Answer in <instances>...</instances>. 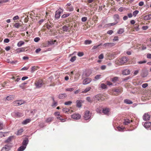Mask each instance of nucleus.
Wrapping results in <instances>:
<instances>
[{
    "label": "nucleus",
    "instance_id": "nucleus-63",
    "mask_svg": "<svg viewBox=\"0 0 151 151\" xmlns=\"http://www.w3.org/2000/svg\"><path fill=\"white\" fill-rule=\"evenodd\" d=\"M19 18V16L18 15H17V16H16L15 17H14L13 18V19L14 20H17V19H18Z\"/></svg>",
    "mask_w": 151,
    "mask_h": 151
},
{
    "label": "nucleus",
    "instance_id": "nucleus-33",
    "mask_svg": "<svg viewBox=\"0 0 151 151\" xmlns=\"http://www.w3.org/2000/svg\"><path fill=\"white\" fill-rule=\"evenodd\" d=\"M91 89V87H87L83 91H82V93H86L89 91Z\"/></svg>",
    "mask_w": 151,
    "mask_h": 151
},
{
    "label": "nucleus",
    "instance_id": "nucleus-35",
    "mask_svg": "<svg viewBox=\"0 0 151 151\" xmlns=\"http://www.w3.org/2000/svg\"><path fill=\"white\" fill-rule=\"evenodd\" d=\"M38 68V67L34 66L32 67L31 68V72L33 73L35 70H37Z\"/></svg>",
    "mask_w": 151,
    "mask_h": 151
},
{
    "label": "nucleus",
    "instance_id": "nucleus-16",
    "mask_svg": "<svg viewBox=\"0 0 151 151\" xmlns=\"http://www.w3.org/2000/svg\"><path fill=\"white\" fill-rule=\"evenodd\" d=\"M151 19V14L145 16L143 17V19L145 20H147Z\"/></svg>",
    "mask_w": 151,
    "mask_h": 151
},
{
    "label": "nucleus",
    "instance_id": "nucleus-42",
    "mask_svg": "<svg viewBox=\"0 0 151 151\" xmlns=\"http://www.w3.org/2000/svg\"><path fill=\"white\" fill-rule=\"evenodd\" d=\"M12 138V136L9 137L8 139L5 140V142L6 143L9 142L11 141Z\"/></svg>",
    "mask_w": 151,
    "mask_h": 151
},
{
    "label": "nucleus",
    "instance_id": "nucleus-12",
    "mask_svg": "<svg viewBox=\"0 0 151 151\" xmlns=\"http://www.w3.org/2000/svg\"><path fill=\"white\" fill-rule=\"evenodd\" d=\"M148 75V71L146 70H142L141 74V75L142 77L144 78L146 77Z\"/></svg>",
    "mask_w": 151,
    "mask_h": 151
},
{
    "label": "nucleus",
    "instance_id": "nucleus-37",
    "mask_svg": "<svg viewBox=\"0 0 151 151\" xmlns=\"http://www.w3.org/2000/svg\"><path fill=\"white\" fill-rule=\"evenodd\" d=\"M124 103L128 104H132V102L130 100H129L128 99H126L124 100Z\"/></svg>",
    "mask_w": 151,
    "mask_h": 151
},
{
    "label": "nucleus",
    "instance_id": "nucleus-53",
    "mask_svg": "<svg viewBox=\"0 0 151 151\" xmlns=\"http://www.w3.org/2000/svg\"><path fill=\"white\" fill-rule=\"evenodd\" d=\"M69 15V14H64L62 16V17L63 18H66V17H68Z\"/></svg>",
    "mask_w": 151,
    "mask_h": 151
},
{
    "label": "nucleus",
    "instance_id": "nucleus-49",
    "mask_svg": "<svg viewBox=\"0 0 151 151\" xmlns=\"http://www.w3.org/2000/svg\"><path fill=\"white\" fill-rule=\"evenodd\" d=\"M86 100H87L88 102L90 103H92V101L90 97H88L86 99Z\"/></svg>",
    "mask_w": 151,
    "mask_h": 151
},
{
    "label": "nucleus",
    "instance_id": "nucleus-50",
    "mask_svg": "<svg viewBox=\"0 0 151 151\" xmlns=\"http://www.w3.org/2000/svg\"><path fill=\"white\" fill-rule=\"evenodd\" d=\"M74 90V88H66L65 89V91H69L70 92H71L73 91Z\"/></svg>",
    "mask_w": 151,
    "mask_h": 151
},
{
    "label": "nucleus",
    "instance_id": "nucleus-48",
    "mask_svg": "<svg viewBox=\"0 0 151 151\" xmlns=\"http://www.w3.org/2000/svg\"><path fill=\"white\" fill-rule=\"evenodd\" d=\"M72 103V102L70 101H69L67 102H65L64 103V104L65 105H70Z\"/></svg>",
    "mask_w": 151,
    "mask_h": 151
},
{
    "label": "nucleus",
    "instance_id": "nucleus-59",
    "mask_svg": "<svg viewBox=\"0 0 151 151\" xmlns=\"http://www.w3.org/2000/svg\"><path fill=\"white\" fill-rule=\"evenodd\" d=\"M19 87H20L22 89H24L26 87L25 86H24L23 84H21L19 86Z\"/></svg>",
    "mask_w": 151,
    "mask_h": 151
},
{
    "label": "nucleus",
    "instance_id": "nucleus-2",
    "mask_svg": "<svg viewBox=\"0 0 151 151\" xmlns=\"http://www.w3.org/2000/svg\"><path fill=\"white\" fill-rule=\"evenodd\" d=\"M44 84L45 83L41 79H37L35 82V85L36 86V88H37L42 87Z\"/></svg>",
    "mask_w": 151,
    "mask_h": 151
},
{
    "label": "nucleus",
    "instance_id": "nucleus-52",
    "mask_svg": "<svg viewBox=\"0 0 151 151\" xmlns=\"http://www.w3.org/2000/svg\"><path fill=\"white\" fill-rule=\"evenodd\" d=\"M16 114L17 116L19 117H21L23 115L22 114L19 113V112H17Z\"/></svg>",
    "mask_w": 151,
    "mask_h": 151
},
{
    "label": "nucleus",
    "instance_id": "nucleus-28",
    "mask_svg": "<svg viewBox=\"0 0 151 151\" xmlns=\"http://www.w3.org/2000/svg\"><path fill=\"white\" fill-rule=\"evenodd\" d=\"M28 142V139H26L24 140L22 142V145L26 147L27 145Z\"/></svg>",
    "mask_w": 151,
    "mask_h": 151
},
{
    "label": "nucleus",
    "instance_id": "nucleus-4",
    "mask_svg": "<svg viewBox=\"0 0 151 151\" xmlns=\"http://www.w3.org/2000/svg\"><path fill=\"white\" fill-rule=\"evenodd\" d=\"M69 26H64L62 28H60L58 30V32L60 34H61L64 32H67Z\"/></svg>",
    "mask_w": 151,
    "mask_h": 151
},
{
    "label": "nucleus",
    "instance_id": "nucleus-41",
    "mask_svg": "<svg viewBox=\"0 0 151 151\" xmlns=\"http://www.w3.org/2000/svg\"><path fill=\"white\" fill-rule=\"evenodd\" d=\"M52 99L53 101V102L52 105V106H57V103L55 101L54 98L53 97H52Z\"/></svg>",
    "mask_w": 151,
    "mask_h": 151
},
{
    "label": "nucleus",
    "instance_id": "nucleus-31",
    "mask_svg": "<svg viewBox=\"0 0 151 151\" xmlns=\"http://www.w3.org/2000/svg\"><path fill=\"white\" fill-rule=\"evenodd\" d=\"M26 148L25 146L22 145L19 147L18 149V151H23Z\"/></svg>",
    "mask_w": 151,
    "mask_h": 151
},
{
    "label": "nucleus",
    "instance_id": "nucleus-21",
    "mask_svg": "<svg viewBox=\"0 0 151 151\" xmlns=\"http://www.w3.org/2000/svg\"><path fill=\"white\" fill-rule=\"evenodd\" d=\"M67 96V95L65 93L60 94L59 95V98L60 99H64Z\"/></svg>",
    "mask_w": 151,
    "mask_h": 151
},
{
    "label": "nucleus",
    "instance_id": "nucleus-32",
    "mask_svg": "<svg viewBox=\"0 0 151 151\" xmlns=\"http://www.w3.org/2000/svg\"><path fill=\"white\" fill-rule=\"evenodd\" d=\"M31 121V120L29 119H27L23 121L22 124H26L28 123H29Z\"/></svg>",
    "mask_w": 151,
    "mask_h": 151
},
{
    "label": "nucleus",
    "instance_id": "nucleus-1",
    "mask_svg": "<svg viewBox=\"0 0 151 151\" xmlns=\"http://www.w3.org/2000/svg\"><path fill=\"white\" fill-rule=\"evenodd\" d=\"M127 58L125 56H123L119 59L116 60L115 63L119 65H122L127 62Z\"/></svg>",
    "mask_w": 151,
    "mask_h": 151
},
{
    "label": "nucleus",
    "instance_id": "nucleus-27",
    "mask_svg": "<svg viewBox=\"0 0 151 151\" xmlns=\"http://www.w3.org/2000/svg\"><path fill=\"white\" fill-rule=\"evenodd\" d=\"M53 119L52 117H49L46 119L45 120V122L47 123H50L52 122Z\"/></svg>",
    "mask_w": 151,
    "mask_h": 151
},
{
    "label": "nucleus",
    "instance_id": "nucleus-25",
    "mask_svg": "<svg viewBox=\"0 0 151 151\" xmlns=\"http://www.w3.org/2000/svg\"><path fill=\"white\" fill-rule=\"evenodd\" d=\"M23 131L24 130L22 128L18 130L16 134V135L18 136L21 135L22 134Z\"/></svg>",
    "mask_w": 151,
    "mask_h": 151
},
{
    "label": "nucleus",
    "instance_id": "nucleus-47",
    "mask_svg": "<svg viewBox=\"0 0 151 151\" xmlns=\"http://www.w3.org/2000/svg\"><path fill=\"white\" fill-rule=\"evenodd\" d=\"M101 88L103 89L106 88L107 87L106 85L104 83L101 84Z\"/></svg>",
    "mask_w": 151,
    "mask_h": 151
},
{
    "label": "nucleus",
    "instance_id": "nucleus-39",
    "mask_svg": "<svg viewBox=\"0 0 151 151\" xmlns=\"http://www.w3.org/2000/svg\"><path fill=\"white\" fill-rule=\"evenodd\" d=\"M139 13V11L138 10H135L132 13V15L134 17L136 16L137 14Z\"/></svg>",
    "mask_w": 151,
    "mask_h": 151
},
{
    "label": "nucleus",
    "instance_id": "nucleus-19",
    "mask_svg": "<svg viewBox=\"0 0 151 151\" xmlns=\"http://www.w3.org/2000/svg\"><path fill=\"white\" fill-rule=\"evenodd\" d=\"M63 112L65 113H67L69 112V113L71 114L73 112V111L72 110H70L68 109L67 108H63Z\"/></svg>",
    "mask_w": 151,
    "mask_h": 151
},
{
    "label": "nucleus",
    "instance_id": "nucleus-57",
    "mask_svg": "<svg viewBox=\"0 0 151 151\" xmlns=\"http://www.w3.org/2000/svg\"><path fill=\"white\" fill-rule=\"evenodd\" d=\"M40 40V38L38 37L35 38L34 39V41L36 42H37Z\"/></svg>",
    "mask_w": 151,
    "mask_h": 151
},
{
    "label": "nucleus",
    "instance_id": "nucleus-40",
    "mask_svg": "<svg viewBox=\"0 0 151 151\" xmlns=\"http://www.w3.org/2000/svg\"><path fill=\"white\" fill-rule=\"evenodd\" d=\"M14 97L13 96H9L6 97V99L7 100L9 101L13 99Z\"/></svg>",
    "mask_w": 151,
    "mask_h": 151
},
{
    "label": "nucleus",
    "instance_id": "nucleus-43",
    "mask_svg": "<svg viewBox=\"0 0 151 151\" xmlns=\"http://www.w3.org/2000/svg\"><path fill=\"white\" fill-rule=\"evenodd\" d=\"M76 56H74L71 58L70 60V61L72 62H73L76 60Z\"/></svg>",
    "mask_w": 151,
    "mask_h": 151
},
{
    "label": "nucleus",
    "instance_id": "nucleus-9",
    "mask_svg": "<svg viewBox=\"0 0 151 151\" xmlns=\"http://www.w3.org/2000/svg\"><path fill=\"white\" fill-rule=\"evenodd\" d=\"M91 79L90 78H87L84 79L83 82L84 85L87 84L89 83L91 81Z\"/></svg>",
    "mask_w": 151,
    "mask_h": 151
},
{
    "label": "nucleus",
    "instance_id": "nucleus-58",
    "mask_svg": "<svg viewBox=\"0 0 151 151\" xmlns=\"http://www.w3.org/2000/svg\"><path fill=\"white\" fill-rule=\"evenodd\" d=\"M87 20V18L86 17H83L81 19L82 21L83 22L86 21Z\"/></svg>",
    "mask_w": 151,
    "mask_h": 151
},
{
    "label": "nucleus",
    "instance_id": "nucleus-18",
    "mask_svg": "<svg viewBox=\"0 0 151 151\" xmlns=\"http://www.w3.org/2000/svg\"><path fill=\"white\" fill-rule=\"evenodd\" d=\"M151 126V122H146L144 124V127L146 128L150 127Z\"/></svg>",
    "mask_w": 151,
    "mask_h": 151
},
{
    "label": "nucleus",
    "instance_id": "nucleus-15",
    "mask_svg": "<svg viewBox=\"0 0 151 151\" xmlns=\"http://www.w3.org/2000/svg\"><path fill=\"white\" fill-rule=\"evenodd\" d=\"M26 49L25 47H22L17 49L16 50V52L19 53L21 52H24Z\"/></svg>",
    "mask_w": 151,
    "mask_h": 151
},
{
    "label": "nucleus",
    "instance_id": "nucleus-29",
    "mask_svg": "<svg viewBox=\"0 0 151 151\" xmlns=\"http://www.w3.org/2000/svg\"><path fill=\"white\" fill-rule=\"evenodd\" d=\"M131 122H132L133 121L132 120L130 121ZM130 123V120L128 119H124V124L125 125H127L129 124Z\"/></svg>",
    "mask_w": 151,
    "mask_h": 151
},
{
    "label": "nucleus",
    "instance_id": "nucleus-3",
    "mask_svg": "<svg viewBox=\"0 0 151 151\" xmlns=\"http://www.w3.org/2000/svg\"><path fill=\"white\" fill-rule=\"evenodd\" d=\"M94 101L96 102L98 101H103L104 100L103 95L101 94H98L96 95L93 97Z\"/></svg>",
    "mask_w": 151,
    "mask_h": 151
},
{
    "label": "nucleus",
    "instance_id": "nucleus-46",
    "mask_svg": "<svg viewBox=\"0 0 151 151\" xmlns=\"http://www.w3.org/2000/svg\"><path fill=\"white\" fill-rule=\"evenodd\" d=\"M20 25V24L19 23H16L14 25V26L17 28H19Z\"/></svg>",
    "mask_w": 151,
    "mask_h": 151
},
{
    "label": "nucleus",
    "instance_id": "nucleus-24",
    "mask_svg": "<svg viewBox=\"0 0 151 151\" xmlns=\"http://www.w3.org/2000/svg\"><path fill=\"white\" fill-rule=\"evenodd\" d=\"M61 12L59 11H57L55 12V17L56 19H58L60 16Z\"/></svg>",
    "mask_w": 151,
    "mask_h": 151
},
{
    "label": "nucleus",
    "instance_id": "nucleus-45",
    "mask_svg": "<svg viewBox=\"0 0 151 151\" xmlns=\"http://www.w3.org/2000/svg\"><path fill=\"white\" fill-rule=\"evenodd\" d=\"M92 42V41L90 40H86L85 41V44H91Z\"/></svg>",
    "mask_w": 151,
    "mask_h": 151
},
{
    "label": "nucleus",
    "instance_id": "nucleus-56",
    "mask_svg": "<svg viewBox=\"0 0 151 151\" xmlns=\"http://www.w3.org/2000/svg\"><path fill=\"white\" fill-rule=\"evenodd\" d=\"M148 86V84L147 83H144L142 84V87L143 88H146V87H147Z\"/></svg>",
    "mask_w": 151,
    "mask_h": 151
},
{
    "label": "nucleus",
    "instance_id": "nucleus-10",
    "mask_svg": "<svg viewBox=\"0 0 151 151\" xmlns=\"http://www.w3.org/2000/svg\"><path fill=\"white\" fill-rule=\"evenodd\" d=\"M81 117V115L78 114H74L71 115L72 118L76 119H80Z\"/></svg>",
    "mask_w": 151,
    "mask_h": 151
},
{
    "label": "nucleus",
    "instance_id": "nucleus-23",
    "mask_svg": "<svg viewBox=\"0 0 151 151\" xmlns=\"http://www.w3.org/2000/svg\"><path fill=\"white\" fill-rule=\"evenodd\" d=\"M130 73V71L128 69H125L123 70L122 72V74L124 75H128Z\"/></svg>",
    "mask_w": 151,
    "mask_h": 151
},
{
    "label": "nucleus",
    "instance_id": "nucleus-6",
    "mask_svg": "<svg viewBox=\"0 0 151 151\" xmlns=\"http://www.w3.org/2000/svg\"><path fill=\"white\" fill-rule=\"evenodd\" d=\"M112 91L116 93V94L113 93L115 95H117L119 94V93H121L122 91V88H114L112 90Z\"/></svg>",
    "mask_w": 151,
    "mask_h": 151
},
{
    "label": "nucleus",
    "instance_id": "nucleus-54",
    "mask_svg": "<svg viewBox=\"0 0 151 151\" xmlns=\"http://www.w3.org/2000/svg\"><path fill=\"white\" fill-rule=\"evenodd\" d=\"M9 149V147H8L7 145H6L5 147H3L2 148V150H5L6 151Z\"/></svg>",
    "mask_w": 151,
    "mask_h": 151
},
{
    "label": "nucleus",
    "instance_id": "nucleus-26",
    "mask_svg": "<svg viewBox=\"0 0 151 151\" xmlns=\"http://www.w3.org/2000/svg\"><path fill=\"white\" fill-rule=\"evenodd\" d=\"M66 9L69 12H72L74 10V8L73 6H68V7H66Z\"/></svg>",
    "mask_w": 151,
    "mask_h": 151
},
{
    "label": "nucleus",
    "instance_id": "nucleus-22",
    "mask_svg": "<svg viewBox=\"0 0 151 151\" xmlns=\"http://www.w3.org/2000/svg\"><path fill=\"white\" fill-rule=\"evenodd\" d=\"M119 78L117 77H115L111 78V81L113 83H116L119 80Z\"/></svg>",
    "mask_w": 151,
    "mask_h": 151
},
{
    "label": "nucleus",
    "instance_id": "nucleus-30",
    "mask_svg": "<svg viewBox=\"0 0 151 151\" xmlns=\"http://www.w3.org/2000/svg\"><path fill=\"white\" fill-rule=\"evenodd\" d=\"M146 94L147 96L149 97L148 98H151V89L150 90L147 91Z\"/></svg>",
    "mask_w": 151,
    "mask_h": 151
},
{
    "label": "nucleus",
    "instance_id": "nucleus-5",
    "mask_svg": "<svg viewBox=\"0 0 151 151\" xmlns=\"http://www.w3.org/2000/svg\"><path fill=\"white\" fill-rule=\"evenodd\" d=\"M91 115L90 114V112L88 111H86L85 113L84 116V119L86 120L89 119L91 117Z\"/></svg>",
    "mask_w": 151,
    "mask_h": 151
},
{
    "label": "nucleus",
    "instance_id": "nucleus-62",
    "mask_svg": "<svg viewBox=\"0 0 151 151\" xmlns=\"http://www.w3.org/2000/svg\"><path fill=\"white\" fill-rule=\"evenodd\" d=\"M113 32V31H112V30H109L107 32V33L108 34H109V35H111V34H112V33Z\"/></svg>",
    "mask_w": 151,
    "mask_h": 151
},
{
    "label": "nucleus",
    "instance_id": "nucleus-61",
    "mask_svg": "<svg viewBox=\"0 0 151 151\" xmlns=\"http://www.w3.org/2000/svg\"><path fill=\"white\" fill-rule=\"evenodd\" d=\"M148 28L147 26H143L142 27V29L144 30H146Z\"/></svg>",
    "mask_w": 151,
    "mask_h": 151
},
{
    "label": "nucleus",
    "instance_id": "nucleus-64",
    "mask_svg": "<svg viewBox=\"0 0 151 151\" xmlns=\"http://www.w3.org/2000/svg\"><path fill=\"white\" fill-rule=\"evenodd\" d=\"M11 49V47L10 46H8L7 47H6L5 48V50L6 51H8L9 50Z\"/></svg>",
    "mask_w": 151,
    "mask_h": 151
},
{
    "label": "nucleus",
    "instance_id": "nucleus-20",
    "mask_svg": "<svg viewBox=\"0 0 151 151\" xmlns=\"http://www.w3.org/2000/svg\"><path fill=\"white\" fill-rule=\"evenodd\" d=\"M42 46L44 47H48L50 46L49 41H47L42 44Z\"/></svg>",
    "mask_w": 151,
    "mask_h": 151
},
{
    "label": "nucleus",
    "instance_id": "nucleus-36",
    "mask_svg": "<svg viewBox=\"0 0 151 151\" xmlns=\"http://www.w3.org/2000/svg\"><path fill=\"white\" fill-rule=\"evenodd\" d=\"M24 42L22 41H20L17 44V45L18 47H20L22 45H24Z\"/></svg>",
    "mask_w": 151,
    "mask_h": 151
},
{
    "label": "nucleus",
    "instance_id": "nucleus-38",
    "mask_svg": "<svg viewBox=\"0 0 151 151\" xmlns=\"http://www.w3.org/2000/svg\"><path fill=\"white\" fill-rule=\"evenodd\" d=\"M124 29L123 28L120 29L117 31V33L118 34H121L123 33L124 32Z\"/></svg>",
    "mask_w": 151,
    "mask_h": 151
},
{
    "label": "nucleus",
    "instance_id": "nucleus-14",
    "mask_svg": "<svg viewBox=\"0 0 151 151\" xmlns=\"http://www.w3.org/2000/svg\"><path fill=\"white\" fill-rule=\"evenodd\" d=\"M133 29L136 31H139L140 29L139 28V23H138L135 24L133 27Z\"/></svg>",
    "mask_w": 151,
    "mask_h": 151
},
{
    "label": "nucleus",
    "instance_id": "nucleus-7",
    "mask_svg": "<svg viewBox=\"0 0 151 151\" xmlns=\"http://www.w3.org/2000/svg\"><path fill=\"white\" fill-rule=\"evenodd\" d=\"M50 46H55L58 45V42L56 40H52L49 41Z\"/></svg>",
    "mask_w": 151,
    "mask_h": 151
},
{
    "label": "nucleus",
    "instance_id": "nucleus-44",
    "mask_svg": "<svg viewBox=\"0 0 151 151\" xmlns=\"http://www.w3.org/2000/svg\"><path fill=\"white\" fill-rule=\"evenodd\" d=\"M119 37L117 36H115L114 37V38L113 40V41H119Z\"/></svg>",
    "mask_w": 151,
    "mask_h": 151
},
{
    "label": "nucleus",
    "instance_id": "nucleus-8",
    "mask_svg": "<svg viewBox=\"0 0 151 151\" xmlns=\"http://www.w3.org/2000/svg\"><path fill=\"white\" fill-rule=\"evenodd\" d=\"M23 103L21 100L16 101L13 102L12 104L14 106H19L21 105Z\"/></svg>",
    "mask_w": 151,
    "mask_h": 151
},
{
    "label": "nucleus",
    "instance_id": "nucleus-55",
    "mask_svg": "<svg viewBox=\"0 0 151 151\" xmlns=\"http://www.w3.org/2000/svg\"><path fill=\"white\" fill-rule=\"evenodd\" d=\"M84 54L83 52H79L78 53V55L79 57H81Z\"/></svg>",
    "mask_w": 151,
    "mask_h": 151
},
{
    "label": "nucleus",
    "instance_id": "nucleus-60",
    "mask_svg": "<svg viewBox=\"0 0 151 151\" xmlns=\"http://www.w3.org/2000/svg\"><path fill=\"white\" fill-rule=\"evenodd\" d=\"M4 136V133L2 132H0V137H2Z\"/></svg>",
    "mask_w": 151,
    "mask_h": 151
},
{
    "label": "nucleus",
    "instance_id": "nucleus-17",
    "mask_svg": "<svg viewBox=\"0 0 151 151\" xmlns=\"http://www.w3.org/2000/svg\"><path fill=\"white\" fill-rule=\"evenodd\" d=\"M109 108H105L103 109V112L105 114L108 115L109 112Z\"/></svg>",
    "mask_w": 151,
    "mask_h": 151
},
{
    "label": "nucleus",
    "instance_id": "nucleus-11",
    "mask_svg": "<svg viewBox=\"0 0 151 151\" xmlns=\"http://www.w3.org/2000/svg\"><path fill=\"white\" fill-rule=\"evenodd\" d=\"M115 45V44L114 43H107L104 44L103 45L104 47H111L114 46Z\"/></svg>",
    "mask_w": 151,
    "mask_h": 151
},
{
    "label": "nucleus",
    "instance_id": "nucleus-34",
    "mask_svg": "<svg viewBox=\"0 0 151 151\" xmlns=\"http://www.w3.org/2000/svg\"><path fill=\"white\" fill-rule=\"evenodd\" d=\"M76 106L78 107H80L81 106V101L80 100H77L76 101Z\"/></svg>",
    "mask_w": 151,
    "mask_h": 151
},
{
    "label": "nucleus",
    "instance_id": "nucleus-51",
    "mask_svg": "<svg viewBox=\"0 0 151 151\" xmlns=\"http://www.w3.org/2000/svg\"><path fill=\"white\" fill-rule=\"evenodd\" d=\"M104 55L102 53L101 54L99 55L98 57L100 59H103L104 58Z\"/></svg>",
    "mask_w": 151,
    "mask_h": 151
},
{
    "label": "nucleus",
    "instance_id": "nucleus-13",
    "mask_svg": "<svg viewBox=\"0 0 151 151\" xmlns=\"http://www.w3.org/2000/svg\"><path fill=\"white\" fill-rule=\"evenodd\" d=\"M150 118V115L147 113L145 114L143 116V119L145 121L149 120Z\"/></svg>",
    "mask_w": 151,
    "mask_h": 151
}]
</instances>
